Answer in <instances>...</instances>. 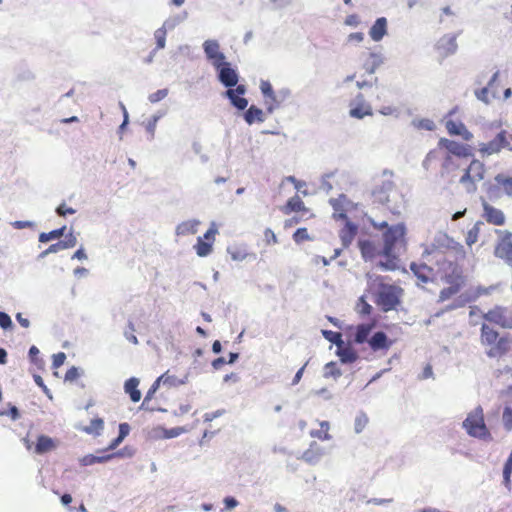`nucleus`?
<instances>
[{
	"instance_id": "15",
	"label": "nucleus",
	"mask_w": 512,
	"mask_h": 512,
	"mask_svg": "<svg viewBox=\"0 0 512 512\" xmlns=\"http://www.w3.org/2000/svg\"><path fill=\"white\" fill-rule=\"evenodd\" d=\"M324 454L325 449L321 447L317 442L313 441L311 442L309 448L304 451L302 459L310 465H315L320 461Z\"/></svg>"
},
{
	"instance_id": "39",
	"label": "nucleus",
	"mask_w": 512,
	"mask_h": 512,
	"mask_svg": "<svg viewBox=\"0 0 512 512\" xmlns=\"http://www.w3.org/2000/svg\"><path fill=\"white\" fill-rule=\"evenodd\" d=\"M495 181L498 185L503 187L506 195L512 197V176L508 177L504 174H498L495 176Z\"/></svg>"
},
{
	"instance_id": "52",
	"label": "nucleus",
	"mask_w": 512,
	"mask_h": 512,
	"mask_svg": "<svg viewBox=\"0 0 512 512\" xmlns=\"http://www.w3.org/2000/svg\"><path fill=\"white\" fill-rule=\"evenodd\" d=\"M412 125L417 129L432 131L435 129V123L430 119H414Z\"/></svg>"
},
{
	"instance_id": "32",
	"label": "nucleus",
	"mask_w": 512,
	"mask_h": 512,
	"mask_svg": "<svg viewBox=\"0 0 512 512\" xmlns=\"http://www.w3.org/2000/svg\"><path fill=\"white\" fill-rule=\"evenodd\" d=\"M361 255L365 260L372 259L375 255V245L370 240H359L358 242Z\"/></svg>"
},
{
	"instance_id": "48",
	"label": "nucleus",
	"mask_w": 512,
	"mask_h": 512,
	"mask_svg": "<svg viewBox=\"0 0 512 512\" xmlns=\"http://www.w3.org/2000/svg\"><path fill=\"white\" fill-rule=\"evenodd\" d=\"M345 196H341L339 199H330V204L332 205L333 209H334V218L335 219H345L346 221L348 220L347 219V216H346V213L340 209V201L341 200H345Z\"/></svg>"
},
{
	"instance_id": "61",
	"label": "nucleus",
	"mask_w": 512,
	"mask_h": 512,
	"mask_svg": "<svg viewBox=\"0 0 512 512\" xmlns=\"http://www.w3.org/2000/svg\"><path fill=\"white\" fill-rule=\"evenodd\" d=\"M167 95H168V89H166V88L159 89L156 92L150 94L148 96V99L151 103H157V102L163 100L164 98H166Z\"/></svg>"
},
{
	"instance_id": "21",
	"label": "nucleus",
	"mask_w": 512,
	"mask_h": 512,
	"mask_svg": "<svg viewBox=\"0 0 512 512\" xmlns=\"http://www.w3.org/2000/svg\"><path fill=\"white\" fill-rule=\"evenodd\" d=\"M358 226L350 220L346 221L345 227L340 231V238L344 247H348L355 238Z\"/></svg>"
},
{
	"instance_id": "6",
	"label": "nucleus",
	"mask_w": 512,
	"mask_h": 512,
	"mask_svg": "<svg viewBox=\"0 0 512 512\" xmlns=\"http://www.w3.org/2000/svg\"><path fill=\"white\" fill-rule=\"evenodd\" d=\"M497 233L498 240L494 248V255L512 269V233L509 231H497Z\"/></svg>"
},
{
	"instance_id": "56",
	"label": "nucleus",
	"mask_w": 512,
	"mask_h": 512,
	"mask_svg": "<svg viewBox=\"0 0 512 512\" xmlns=\"http://www.w3.org/2000/svg\"><path fill=\"white\" fill-rule=\"evenodd\" d=\"M502 420L504 427L510 431L512 430V408L506 406L503 411Z\"/></svg>"
},
{
	"instance_id": "57",
	"label": "nucleus",
	"mask_w": 512,
	"mask_h": 512,
	"mask_svg": "<svg viewBox=\"0 0 512 512\" xmlns=\"http://www.w3.org/2000/svg\"><path fill=\"white\" fill-rule=\"evenodd\" d=\"M480 224L481 223H476L473 226V228H471L468 231L467 236H466V243H467L468 246H471L472 244H474L477 241L479 225Z\"/></svg>"
},
{
	"instance_id": "42",
	"label": "nucleus",
	"mask_w": 512,
	"mask_h": 512,
	"mask_svg": "<svg viewBox=\"0 0 512 512\" xmlns=\"http://www.w3.org/2000/svg\"><path fill=\"white\" fill-rule=\"evenodd\" d=\"M369 422L368 416L366 413L360 411L357 413L354 420V431L356 434H360Z\"/></svg>"
},
{
	"instance_id": "2",
	"label": "nucleus",
	"mask_w": 512,
	"mask_h": 512,
	"mask_svg": "<svg viewBox=\"0 0 512 512\" xmlns=\"http://www.w3.org/2000/svg\"><path fill=\"white\" fill-rule=\"evenodd\" d=\"M369 223L379 230H383V250L382 255L384 257L395 256L399 254L405 246V234L406 227L403 223H398L389 226L386 221H376L371 217H368Z\"/></svg>"
},
{
	"instance_id": "60",
	"label": "nucleus",
	"mask_w": 512,
	"mask_h": 512,
	"mask_svg": "<svg viewBox=\"0 0 512 512\" xmlns=\"http://www.w3.org/2000/svg\"><path fill=\"white\" fill-rule=\"evenodd\" d=\"M161 383H163L162 378L158 377L154 381V383L151 385V387L149 388L148 392L146 393L145 398H144V402H149L153 398L154 394L159 389Z\"/></svg>"
},
{
	"instance_id": "18",
	"label": "nucleus",
	"mask_w": 512,
	"mask_h": 512,
	"mask_svg": "<svg viewBox=\"0 0 512 512\" xmlns=\"http://www.w3.org/2000/svg\"><path fill=\"white\" fill-rule=\"evenodd\" d=\"M439 145L441 147H444L449 153L459 156V157H465L468 155V149L465 145L462 143L442 138L439 141Z\"/></svg>"
},
{
	"instance_id": "64",
	"label": "nucleus",
	"mask_w": 512,
	"mask_h": 512,
	"mask_svg": "<svg viewBox=\"0 0 512 512\" xmlns=\"http://www.w3.org/2000/svg\"><path fill=\"white\" fill-rule=\"evenodd\" d=\"M29 357L32 363H34L37 366H41L44 361L38 357L39 349L36 346H31L29 349Z\"/></svg>"
},
{
	"instance_id": "33",
	"label": "nucleus",
	"mask_w": 512,
	"mask_h": 512,
	"mask_svg": "<svg viewBox=\"0 0 512 512\" xmlns=\"http://www.w3.org/2000/svg\"><path fill=\"white\" fill-rule=\"evenodd\" d=\"M321 429L312 430L310 432V436L313 438H318L323 441H328L332 439V436L328 433L330 429V423L328 421L319 422Z\"/></svg>"
},
{
	"instance_id": "17",
	"label": "nucleus",
	"mask_w": 512,
	"mask_h": 512,
	"mask_svg": "<svg viewBox=\"0 0 512 512\" xmlns=\"http://www.w3.org/2000/svg\"><path fill=\"white\" fill-rule=\"evenodd\" d=\"M446 129L451 135L461 136L464 140L470 141L473 134L466 128L462 122L448 120L446 122Z\"/></svg>"
},
{
	"instance_id": "16",
	"label": "nucleus",
	"mask_w": 512,
	"mask_h": 512,
	"mask_svg": "<svg viewBox=\"0 0 512 512\" xmlns=\"http://www.w3.org/2000/svg\"><path fill=\"white\" fill-rule=\"evenodd\" d=\"M483 209H484V218L491 224L494 225H502L505 222V216L504 213L489 205L485 200H482Z\"/></svg>"
},
{
	"instance_id": "3",
	"label": "nucleus",
	"mask_w": 512,
	"mask_h": 512,
	"mask_svg": "<svg viewBox=\"0 0 512 512\" xmlns=\"http://www.w3.org/2000/svg\"><path fill=\"white\" fill-rule=\"evenodd\" d=\"M462 426L471 437L488 441L492 440L491 433L484 422V414L481 406H477L467 415Z\"/></svg>"
},
{
	"instance_id": "36",
	"label": "nucleus",
	"mask_w": 512,
	"mask_h": 512,
	"mask_svg": "<svg viewBox=\"0 0 512 512\" xmlns=\"http://www.w3.org/2000/svg\"><path fill=\"white\" fill-rule=\"evenodd\" d=\"M194 248L199 257H206L212 252V243L204 241L202 237H198Z\"/></svg>"
},
{
	"instance_id": "10",
	"label": "nucleus",
	"mask_w": 512,
	"mask_h": 512,
	"mask_svg": "<svg viewBox=\"0 0 512 512\" xmlns=\"http://www.w3.org/2000/svg\"><path fill=\"white\" fill-rule=\"evenodd\" d=\"M349 116L355 119H363L366 116H372V106L366 102L364 95L358 93L350 102Z\"/></svg>"
},
{
	"instance_id": "22",
	"label": "nucleus",
	"mask_w": 512,
	"mask_h": 512,
	"mask_svg": "<svg viewBox=\"0 0 512 512\" xmlns=\"http://www.w3.org/2000/svg\"><path fill=\"white\" fill-rule=\"evenodd\" d=\"M139 382L138 378L131 377L124 383V391L129 394L133 402H138L141 399V392L138 390Z\"/></svg>"
},
{
	"instance_id": "8",
	"label": "nucleus",
	"mask_w": 512,
	"mask_h": 512,
	"mask_svg": "<svg viewBox=\"0 0 512 512\" xmlns=\"http://www.w3.org/2000/svg\"><path fill=\"white\" fill-rule=\"evenodd\" d=\"M203 52L208 62L215 67L226 61L225 54L220 50V43L216 39H207L202 44Z\"/></svg>"
},
{
	"instance_id": "27",
	"label": "nucleus",
	"mask_w": 512,
	"mask_h": 512,
	"mask_svg": "<svg viewBox=\"0 0 512 512\" xmlns=\"http://www.w3.org/2000/svg\"><path fill=\"white\" fill-rule=\"evenodd\" d=\"M336 355L344 364L353 363L358 358V354L351 347H344V345L336 350Z\"/></svg>"
},
{
	"instance_id": "58",
	"label": "nucleus",
	"mask_w": 512,
	"mask_h": 512,
	"mask_svg": "<svg viewBox=\"0 0 512 512\" xmlns=\"http://www.w3.org/2000/svg\"><path fill=\"white\" fill-rule=\"evenodd\" d=\"M450 244V239L446 234L439 233L435 236L433 246L434 247H448Z\"/></svg>"
},
{
	"instance_id": "40",
	"label": "nucleus",
	"mask_w": 512,
	"mask_h": 512,
	"mask_svg": "<svg viewBox=\"0 0 512 512\" xmlns=\"http://www.w3.org/2000/svg\"><path fill=\"white\" fill-rule=\"evenodd\" d=\"M304 209V202L298 196H294L287 201V204L284 208V213L289 214L290 212L302 211Z\"/></svg>"
},
{
	"instance_id": "13",
	"label": "nucleus",
	"mask_w": 512,
	"mask_h": 512,
	"mask_svg": "<svg viewBox=\"0 0 512 512\" xmlns=\"http://www.w3.org/2000/svg\"><path fill=\"white\" fill-rule=\"evenodd\" d=\"M457 35L445 34L436 43V49L443 57H448L456 53L458 49Z\"/></svg>"
},
{
	"instance_id": "23",
	"label": "nucleus",
	"mask_w": 512,
	"mask_h": 512,
	"mask_svg": "<svg viewBox=\"0 0 512 512\" xmlns=\"http://www.w3.org/2000/svg\"><path fill=\"white\" fill-rule=\"evenodd\" d=\"M244 120L252 125L255 122L263 123L265 121L264 112L255 105H251L244 113Z\"/></svg>"
},
{
	"instance_id": "62",
	"label": "nucleus",
	"mask_w": 512,
	"mask_h": 512,
	"mask_svg": "<svg viewBox=\"0 0 512 512\" xmlns=\"http://www.w3.org/2000/svg\"><path fill=\"white\" fill-rule=\"evenodd\" d=\"M496 289H497V285H491L489 287L479 286V287H477V289L473 293V296H474V298L476 300L478 297H480L482 295H489V294H491Z\"/></svg>"
},
{
	"instance_id": "5",
	"label": "nucleus",
	"mask_w": 512,
	"mask_h": 512,
	"mask_svg": "<svg viewBox=\"0 0 512 512\" xmlns=\"http://www.w3.org/2000/svg\"><path fill=\"white\" fill-rule=\"evenodd\" d=\"M485 166L479 160H473L459 182L465 187L468 193H474L477 190L476 183L484 179Z\"/></svg>"
},
{
	"instance_id": "20",
	"label": "nucleus",
	"mask_w": 512,
	"mask_h": 512,
	"mask_svg": "<svg viewBox=\"0 0 512 512\" xmlns=\"http://www.w3.org/2000/svg\"><path fill=\"white\" fill-rule=\"evenodd\" d=\"M201 222L197 219H190L179 223L176 226L175 233L177 236L194 235L198 231Z\"/></svg>"
},
{
	"instance_id": "35",
	"label": "nucleus",
	"mask_w": 512,
	"mask_h": 512,
	"mask_svg": "<svg viewBox=\"0 0 512 512\" xmlns=\"http://www.w3.org/2000/svg\"><path fill=\"white\" fill-rule=\"evenodd\" d=\"M164 115L165 112H158L152 115L150 119L145 123V129L150 135V140L154 139L157 123Z\"/></svg>"
},
{
	"instance_id": "19",
	"label": "nucleus",
	"mask_w": 512,
	"mask_h": 512,
	"mask_svg": "<svg viewBox=\"0 0 512 512\" xmlns=\"http://www.w3.org/2000/svg\"><path fill=\"white\" fill-rule=\"evenodd\" d=\"M387 33V20L385 17L378 18L369 30V36L375 42L383 39Z\"/></svg>"
},
{
	"instance_id": "51",
	"label": "nucleus",
	"mask_w": 512,
	"mask_h": 512,
	"mask_svg": "<svg viewBox=\"0 0 512 512\" xmlns=\"http://www.w3.org/2000/svg\"><path fill=\"white\" fill-rule=\"evenodd\" d=\"M461 287L456 285H449V287L441 290L439 295V301L443 302L450 299L453 295L460 291Z\"/></svg>"
},
{
	"instance_id": "1",
	"label": "nucleus",
	"mask_w": 512,
	"mask_h": 512,
	"mask_svg": "<svg viewBox=\"0 0 512 512\" xmlns=\"http://www.w3.org/2000/svg\"><path fill=\"white\" fill-rule=\"evenodd\" d=\"M217 72L218 81L227 88L223 92V97L227 98L231 105L239 111H243L248 106V100L243 97L247 88L244 84H238L239 74L227 60L220 65L213 67Z\"/></svg>"
},
{
	"instance_id": "30",
	"label": "nucleus",
	"mask_w": 512,
	"mask_h": 512,
	"mask_svg": "<svg viewBox=\"0 0 512 512\" xmlns=\"http://www.w3.org/2000/svg\"><path fill=\"white\" fill-rule=\"evenodd\" d=\"M410 269L413 271L414 275L423 283H427L429 281L432 269L427 265H417L412 263Z\"/></svg>"
},
{
	"instance_id": "44",
	"label": "nucleus",
	"mask_w": 512,
	"mask_h": 512,
	"mask_svg": "<svg viewBox=\"0 0 512 512\" xmlns=\"http://www.w3.org/2000/svg\"><path fill=\"white\" fill-rule=\"evenodd\" d=\"M104 428V421L101 418L91 420L90 425L84 428L88 434L100 435Z\"/></svg>"
},
{
	"instance_id": "43",
	"label": "nucleus",
	"mask_w": 512,
	"mask_h": 512,
	"mask_svg": "<svg viewBox=\"0 0 512 512\" xmlns=\"http://www.w3.org/2000/svg\"><path fill=\"white\" fill-rule=\"evenodd\" d=\"M341 375H342V372L339 368H337L336 362L331 361L324 366L323 377H325V378L332 377L334 379H338Z\"/></svg>"
},
{
	"instance_id": "28",
	"label": "nucleus",
	"mask_w": 512,
	"mask_h": 512,
	"mask_svg": "<svg viewBox=\"0 0 512 512\" xmlns=\"http://www.w3.org/2000/svg\"><path fill=\"white\" fill-rule=\"evenodd\" d=\"M116 455H120V453L109 454L105 456H95L92 454L86 455L80 459V463L82 466H91L95 463H105L111 460Z\"/></svg>"
},
{
	"instance_id": "11",
	"label": "nucleus",
	"mask_w": 512,
	"mask_h": 512,
	"mask_svg": "<svg viewBox=\"0 0 512 512\" xmlns=\"http://www.w3.org/2000/svg\"><path fill=\"white\" fill-rule=\"evenodd\" d=\"M441 279L448 285H456L462 287L464 284L462 269L453 262L444 263Z\"/></svg>"
},
{
	"instance_id": "37",
	"label": "nucleus",
	"mask_w": 512,
	"mask_h": 512,
	"mask_svg": "<svg viewBox=\"0 0 512 512\" xmlns=\"http://www.w3.org/2000/svg\"><path fill=\"white\" fill-rule=\"evenodd\" d=\"M472 301H475V298H474L473 294L470 295L469 293H463V294L459 295L454 300V302L452 304L448 305L446 309L447 310H454V309L463 307L467 303L472 302Z\"/></svg>"
},
{
	"instance_id": "9",
	"label": "nucleus",
	"mask_w": 512,
	"mask_h": 512,
	"mask_svg": "<svg viewBox=\"0 0 512 512\" xmlns=\"http://www.w3.org/2000/svg\"><path fill=\"white\" fill-rule=\"evenodd\" d=\"M483 317L485 320L503 328H512V311L508 308L497 306L485 313Z\"/></svg>"
},
{
	"instance_id": "31",
	"label": "nucleus",
	"mask_w": 512,
	"mask_h": 512,
	"mask_svg": "<svg viewBox=\"0 0 512 512\" xmlns=\"http://www.w3.org/2000/svg\"><path fill=\"white\" fill-rule=\"evenodd\" d=\"M54 442L53 440L45 435H41L38 437L35 452L37 454H44L54 448Z\"/></svg>"
},
{
	"instance_id": "4",
	"label": "nucleus",
	"mask_w": 512,
	"mask_h": 512,
	"mask_svg": "<svg viewBox=\"0 0 512 512\" xmlns=\"http://www.w3.org/2000/svg\"><path fill=\"white\" fill-rule=\"evenodd\" d=\"M402 289L390 284L380 283L377 292V304L384 312L394 310L400 303Z\"/></svg>"
},
{
	"instance_id": "29",
	"label": "nucleus",
	"mask_w": 512,
	"mask_h": 512,
	"mask_svg": "<svg viewBox=\"0 0 512 512\" xmlns=\"http://www.w3.org/2000/svg\"><path fill=\"white\" fill-rule=\"evenodd\" d=\"M369 345L375 351L387 348V335L382 331L376 332L370 338Z\"/></svg>"
},
{
	"instance_id": "14",
	"label": "nucleus",
	"mask_w": 512,
	"mask_h": 512,
	"mask_svg": "<svg viewBox=\"0 0 512 512\" xmlns=\"http://www.w3.org/2000/svg\"><path fill=\"white\" fill-rule=\"evenodd\" d=\"M512 350V335L509 334L505 337L499 338L496 344L487 351V355L491 358H496L504 355Z\"/></svg>"
},
{
	"instance_id": "50",
	"label": "nucleus",
	"mask_w": 512,
	"mask_h": 512,
	"mask_svg": "<svg viewBox=\"0 0 512 512\" xmlns=\"http://www.w3.org/2000/svg\"><path fill=\"white\" fill-rule=\"evenodd\" d=\"M490 89L491 88L489 86H485L481 89H476L474 91V95L477 98V100L481 101L486 105H489L491 103Z\"/></svg>"
},
{
	"instance_id": "46",
	"label": "nucleus",
	"mask_w": 512,
	"mask_h": 512,
	"mask_svg": "<svg viewBox=\"0 0 512 512\" xmlns=\"http://www.w3.org/2000/svg\"><path fill=\"white\" fill-rule=\"evenodd\" d=\"M322 334L325 339L335 344L337 349L341 348V345H344V341L342 340V335L340 333L330 330H322Z\"/></svg>"
},
{
	"instance_id": "55",
	"label": "nucleus",
	"mask_w": 512,
	"mask_h": 512,
	"mask_svg": "<svg viewBox=\"0 0 512 512\" xmlns=\"http://www.w3.org/2000/svg\"><path fill=\"white\" fill-rule=\"evenodd\" d=\"M227 252L230 254L232 260L234 261H244L247 258V252L242 248H231L227 249Z\"/></svg>"
},
{
	"instance_id": "41",
	"label": "nucleus",
	"mask_w": 512,
	"mask_h": 512,
	"mask_svg": "<svg viewBox=\"0 0 512 512\" xmlns=\"http://www.w3.org/2000/svg\"><path fill=\"white\" fill-rule=\"evenodd\" d=\"M160 377L162 378L163 384L169 387L184 385L188 382V375H185L182 379H178L176 376L164 373Z\"/></svg>"
},
{
	"instance_id": "12",
	"label": "nucleus",
	"mask_w": 512,
	"mask_h": 512,
	"mask_svg": "<svg viewBox=\"0 0 512 512\" xmlns=\"http://www.w3.org/2000/svg\"><path fill=\"white\" fill-rule=\"evenodd\" d=\"M259 89L264 99L266 110L272 114L278 109L276 90L273 89L272 84L268 80L261 79Z\"/></svg>"
},
{
	"instance_id": "25",
	"label": "nucleus",
	"mask_w": 512,
	"mask_h": 512,
	"mask_svg": "<svg viewBox=\"0 0 512 512\" xmlns=\"http://www.w3.org/2000/svg\"><path fill=\"white\" fill-rule=\"evenodd\" d=\"M498 332L486 324L481 327V342L482 344L490 345L491 347L498 341Z\"/></svg>"
},
{
	"instance_id": "47",
	"label": "nucleus",
	"mask_w": 512,
	"mask_h": 512,
	"mask_svg": "<svg viewBox=\"0 0 512 512\" xmlns=\"http://www.w3.org/2000/svg\"><path fill=\"white\" fill-rule=\"evenodd\" d=\"M292 96V91L288 87H282L276 90L278 109L287 102Z\"/></svg>"
},
{
	"instance_id": "24",
	"label": "nucleus",
	"mask_w": 512,
	"mask_h": 512,
	"mask_svg": "<svg viewBox=\"0 0 512 512\" xmlns=\"http://www.w3.org/2000/svg\"><path fill=\"white\" fill-rule=\"evenodd\" d=\"M186 19H187V12L171 15L167 19H165L161 28L168 33L169 31H173L177 26H179L181 23H183Z\"/></svg>"
},
{
	"instance_id": "53",
	"label": "nucleus",
	"mask_w": 512,
	"mask_h": 512,
	"mask_svg": "<svg viewBox=\"0 0 512 512\" xmlns=\"http://www.w3.org/2000/svg\"><path fill=\"white\" fill-rule=\"evenodd\" d=\"M397 255L396 254L395 256H390V257H386V260L385 261H380L378 263V266L381 267L383 270H386V271H392V270H395L398 268V265H397Z\"/></svg>"
},
{
	"instance_id": "45",
	"label": "nucleus",
	"mask_w": 512,
	"mask_h": 512,
	"mask_svg": "<svg viewBox=\"0 0 512 512\" xmlns=\"http://www.w3.org/2000/svg\"><path fill=\"white\" fill-rule=\"evenodd\" d=\"M512 458L508 457L503 467V484L511 490Z\"/></svg>"
},
{
	"instance_id": "49",
	"label": "nucleus",
	"mask_w": 512,
	"mask_h": 512,
	"mask_svg": "<svg viewBox=\"0 0 512 512\" xmlns=\"http://www.w3.org/2000/svg\"><path fill=\"white\" fill-rule=\"evenodd\" d=\"M166 35L167 32L161 27L157 28L154 32V38L156 41L155 50H162L166 46Z\"/></svg>"
},
{
	"instance_id": "38",
	"label": "nucleus",
	"mask_w": 512,
	"mask_h": 512,
	"mask_svg": "<svg viewBox=\"0 0 512 512\" xmlns=\"http://www.w3.org/2000/svg\"><path fill=\"white\" fill-rule=\"evenodd\" d=\"M65 230H66V226H63L59 229L52 230L48 233L43 232L39 235V242L46 243L51 240L59 239L64 235Z\"/></svg>"
},
{
	"instance_id": "59",
	"label": "nucleus",
	"mask_w": 512,
	"mask_h": 512,
	"mask_svg": "<svg viewBox=\"0 0 512 512\" xmlns=\"http://www.w3.org/2000/svg\"><path fill=\"white\" fill-rule=\"evenodd\" d=\"M62 250L73 248L77 244L76 236L71 232L66 236L65 240L59 241Z\"/></svg>"
},
{
	"instance_id": "26",
	"label": "nucleus",
	"mask_w": 512,
	"mask_h": 512,
	"mask_svg": "<svg viewBox=\"0 0 512 512\" xmlns=\"http://www.w3.org/2000/svg\"><path fill=\"white\" fill-rule=\"evenodd\" d=\"M383 63V58L381 54L378 53H370L369 59L363 64V68L365 69L367 74H374L380 65Z\"/></svg>"
},
{
	"instance_id": "54",
	"label": "nucleus",
	"mask_w": 512,
	"mask_h": 512,
	"mask_svg": "<svg viewBox=\"0 0 512 512\" xmlns=\"http://www.w3.org/2000/svg\"><path fill=\"white\" fill-rule=\"evenodd\" d=\"M378 113L383 115V116H392L394 118H399L400 117V114H401V111L398 107L396 106H382L378 109Z\"/></svg>"
},
{
	"instance_id": "7",
	"label": "nucleus",
	"mask_w": 512,
	"mask_h": 512,
	"mask_svg": "<svg viewBox=\"0 0 512 512\" xmlns=\"http://www.w3.org/2000/svg\"><path fill=\"white\" fill-rule=\"evenodd\" d=\"M509 148L510 141L506 130H501L491 141L479 144V152L482 156L498 154L502 149L509 150Z\"/></svg>"
},
{
	"instance_id": "63",
	"label": "nucleus",
	"mask_w": 512,
	"mask_h": 512,
	"mask_svg": "<svg viewBox=\"0 0 512 512\" xmlns=\"http://www.w3.org/2000/svg\"><path fill=\"white\" fill-rule=\"evenodd\" d=\"M56 214L60 217H66L76 213V210L72 207H67L65 203H61L55 210Z\"/></svg>"
},
{
	"instance_id": "34",
	"label": "nucleus",
	"mask_w": 512,
	"mask_h": 512,
	"mask_svg": "<svg viewBox=\"0 0 512 512\" xmlns=\"http://www.w3.org/2000/svg\"><path fill=\"white\" fill-rule=\"evenodd\" d=\"M372 326L369 324H361L357 326L355 335H354V342L357 344L364 343L370 332H371Z\"/></svg>"
}]
</instances>
